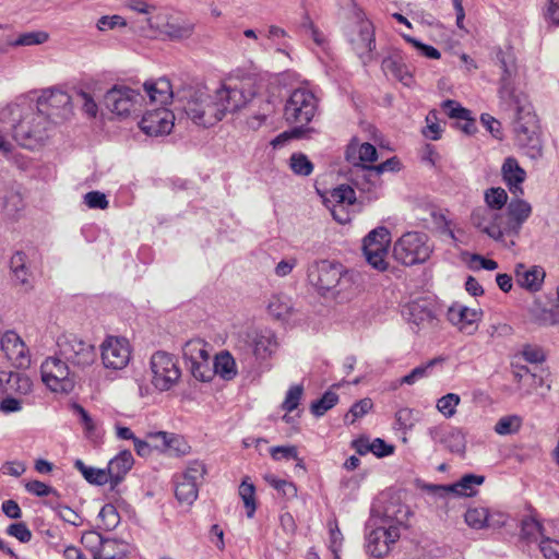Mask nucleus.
Returning <instances> with one entry per match:
<instances>
[{
    "label": "nucleus",
    "mask_w": 559,
    "mask_h": 559,
    "mask_svg": "<svg viewBox=\"0 0 559 559\" xmlns=\"http://www.w3.org/2000/svg\"><path fill=\"white\" fill-rule=\"evenodd\" d=\"M251 86V80L234 85L224 84L214 95L183 88L177 91L178 108H181L195 124L209 128L221 121L226 112L237 111L251 102L255 95Z\"/></svg>",
    "instance_id": "nucleus-1"
},
{
    "label": "nucleus",
    "mask_w": 559,
    "mask_h": 559,
    "mask_svg": "<svg viewBox=\"0 0 559 559\" xmlns=\"http://www.w3.org/2000/svg\"><path fill=\"white\" fill-rule=\"evenodd\" d=\"M1 121H17L12 126L15 142L27 150L44 146L50 138L52 126L48 117L35 107L12 104L0 111Z\"/></svg>",
    "instance_id": "nucleus-2"
},
{
    "label": "nucleus",
    "mask_w": 559,
    "mask_h": 559,
    "mask_svg": "<svg viewBox=\"0 0 559 559\" xmlns=\"http://www.w3.org/2000/svg\"><path fill=\"white\" fill-rule=\"evenodd\" d=\"M357 274L342 263L317 259L308 264L307 280L321 296L336 297L350 293L356 284Z\"/></svg>",
    "instance_id": "nucleus-3"
},
{
    "label": "nucleus",
    "mask_w": 559,
    "mask_h": 559,
    "mask_svg": "<svg viewBox=\"0 0 559 559\" xmlns=\"http://www.w3.org/2000/svg\"><path fill=\"white\" fill-rule=\"evenodd\" d=\"M514 117L515 142L520 148L532 159H538L543 156V142L540 139L538 119L534 112L533 105L528 98H522V102L503 107Z\"/></svg>",
    "instance_id": "nucleus-4"
},
{
    "label": "nucleus",
    "mask_w": 559,
    "mask_h": 559,
    "mask_svg": "<svg viewBox=\"0 0 559 559\" xmlns=\"http://www.w3.org/2000/svg\"><path fill=\"white\" fill-rule=\"evenodd\" d=\"M495 64L500 69L498 81L500 106L503 108L522 100V98H528L527 94L519 87L520 67L512 48H498L495 51Z\"/></svg>",
    "instance_id": "nucleus-5"
},
{
    "label": "nucleus",
    "mask_w": 559,
    "mask_h": 559,
    "mask_svg": "<svg viewBox=\"0 0 559 559\" xmlns=\"http://www.w3.org/2000/svg\"><path fill=\"white\" fill-rule=\"evenodd\" d=\"M319 100L314 93L307 87H297L292 91L284 106V118L294 126L293 134L302 136L308 126L318 112ZM307 131H309L307 129Z\"/></svg>",
    "instance_id": "nucleus-6"
},
{
    "label": "nucleus",
    "mask_w": 559,
    "mask_h": 559,
    "mask_svg": "<svg viewBox=\"0 0 559 559\" xmlns=\"http://www.w3.org/2000/svg\"><path fill=\"white\" fill-rule=\"evenodd\" d=\"M407 513V510L399 509L396 513H393L389 508L385 509V516L392 519L393 522L386 527L379 526L368 533L367 550L371 556L381 558L389 554L391 545L395 544L401 536L400 526L404 523Z\"/></svg>",
    "instance_id": "nucleus-7"
},
{
    "label": "nucleus",
    "mask_w": 559,
    "mask_h": 559,
    "mask_svg": "<svg viewBox=\"0 0 559 559\" xmlns=\"http://www.w3.org/2000/svg\"><path fill=\"white\" fill-rule=\"evenodd\" d=\"M35 108L49 118L52 127L73 115L72 97L57 86L41 90L36 98Z\"/></svg>",
    "instance_id": "nucleus-8"
},
{
    "label": "nucleus",
    "mask_w": 559,
    "mask_h": 559,
    "mask_svg": "<svg viewBox=\"0 0 559 559\" xmlns=\"http://www.w3.org/2000/svg\"><path fill=\"white\" fill-rule=\"evenodd\" d=\"M58 355L73 369L92 366L97 357L94 345L72 333H64L57 340Z\"/></svg>",
    "instance_id": "nucleus-9"
},
{
    "label": "nucleus",
    "mask_w": 559,
    "mask_h": 559,
    "mask_svg": "<svg viewBox=\"0 0 559 559\" xmlns=\"http://www.w3.org/2000/svg\"><path fill=\"white\" fill-rule=\"evenodd\" d=\"M40 373L43 382L52 392L69 393L74 389L75 371L58 354L43 361Z\"/></svg>",
    "instance_id": "nucleus-10"
},
{
    "label": "nucleus",
    "mask_w": 559,
    "mask_h": 559,
    "mask_svg": "<svg viewBox=\"0 0 559 559\" xmlns=\"http://www.w3.org/2000/svg\"><path fill=\"white\" fill-rule=\"evenodd\" d=\"M431 248L427 242V235L418 231L404 234L394 245V258L404 265L424 263L430 257Z\"/></svg>",
    "instance_id": "nucleus-11"
},
{
    "label": "nucleus",
    "mask_w": 559,
    "mask_h": 559,
    "mask_svg": "<svg viewBox=\"0 0 559 559\" xmlns=\"http://www.w3.org/2000/svg\"><path fill=\"white\" fill-rule=\"evenodd\" d=\"M144 96L128 86L115 85L104 96L106 108L118 117H128L142 111Z\"/></svg>",
    "instance_id": "nucleus-12"
},
{
    "label": "nucleus",
    "mask_w": 559,
    "mask_h": 559,
    "mask_svg": "<svg viewBox=\"0 0 559 559\" xmlns=\"http://www.w3.org/2000/svg\"><path fill=\"white\" fill-rule=\"evenodd\" d=\"M150 366L152 371L151 382L160 392L174 388L181 377L177 359L166 352L159 350L154 353L151 357Z\"/></svg>",
    "instance_id": "nucleus-13"
},
{
    "label": "nucleus",
    "mask_w": 559,
    "mask_h": 559,
    "mask_svg": "<svg viewBox=\"0 0 559 559\" xmlns=\"http://www.w3.org/2000/svg\"><path fill=\"white\" fill-rule=\"evenodd\" d=\"M206 473L203 462L191 461L185 472L174 476L175 496L179 503L191 506L198 498L199 484Z\"/></svg>",
    "instance_id": "nucleus-14"
},
{
    "label": "nucleus",
    "mask_w": 559,
    "mask_h": 559,
    "mask_svg": "<svg viewBox=\"0 0 559 559\" xmlns=\"http://www.w3.org/2000/svg\"><path fill=\"white\" fill-rule=\"evenodd\" d=\"M471 224L490 239L502 243L506 248H512L516 243L513 239H504L502 212L500 211L488 206H476L471 213Z\"/></svg>",
    "instance_id": "nucleus-15"
},
{
    "label": "nucleus",
    "mask_w": 559,
    "mask_h": 559,
    "mask_svg": "<svg viewBox=\"0 0 559 559\" xmlns=\"http://www.w3.org/2000/svg\"><path fill=\"white\" fill-rule=\"evenodd\" d=\"M390 242V231L382 226L371 230L364 239L362 250L366 260L380 272L388 269L386 255Z\"/></svg>",
    "instance_id": "nucleus-16"
},
{
    "label": "nucleus",
    "mask_w": 559,
    "mask_h": 559,
    "mask_svg": "<svg viewBox=\"0 0 559 559\" xmlns=\"http://www.w3.org/2000/svg\"><path fill=\"white\" fill-rule=\"evenodd\" d=\"M515 195L514 199L507 204L506 211L502 212L504 239L510 240L519 237L524 223L532 215V205Z\"/></svg>",
    "instance_id": "nucleus-17"
},
{
    "label": "nucleus",
    "mask_w": 559,
    "mask_h": 559,
    "mask_svg": "<svg viewBox=\"0 0 559 559\" xmlns=\"http://www.w3.org/2000/svg\"><path fill=\"white\" fill-rule=\"evenodd\" d=\"M401 162L397 157H391L376 166L361 167V175L353 178L354 186L360 191L371 194L370 198H378L377 190L380 187V176L385 171H399Z\"/></svg>",
    "instance_id": "nucleus-18"
},
{
    "label": "nucleus",
    "mask_w": 559,
    "mask_h": 559,
    "mask_svg": "<svg viewBox=\"0 0 559 559\" xmlns=\"http://www.w3.org/2000/svg\"><path fill=\"white\" fill-rule=\"evenodd\" d=\"M100 348L103 365L107 369L121 370L130 361V344L124 337L108 336Z\"/></svg>",
    "instance_id": "nucleus-19"
},
{
    "label": "nucleus",
    "mask_w": 559,
    "mask_h": 559,
    "mask_svg": "<svg viewBox=\"0 0 559 559\" xmlns=\"http://www.w3.org/2000/svg\"><path fill=\"white\" fill-rule=\"evenodd\" d=\"M175 115L165 107L146 111L140 121L141 130L151 136L170 133L174 128Z\"/></svg>",
    "instance_id": "nucleus-20"
},
{
    "label": "nucleus",
    "mask_w": 559,
    "mask_h": 559,
    "mask_svg": "<svg viewBox=\"0 0 559 559\" xmlns=\"http://www.w3.org/2000/svg\"><path fill=\"white\" fill-rule=\"evenodd\" d=\"M349 41L353 46V49L365 64L372 60V51L376 48V39L374 29L371 22L360 19Z\"/></svg>",
    "instance_id": "nucleus-21"
},
{
    "label": "nucleus",
    "mask_w": 559,
    "mask_h": 559,
    "mask_svg": "<svg viewBox=\"0 0 559 559\" xmlns=\"http://www.w3.org/2000/svg\"><path fill=\"white\" fill-rule=\"evenodd\" d=\"M402 314L418 330L435 328L438 321L433 306L427 300H416L405 305Z\"/></svg>",
    "instance_id": "nucleus-22"
},
{
    "label": "nucleus",
    "mask_w": 559,
    "mask_h": 559,
    "mask_svg": "<svg viewBox=\"0 0 559 559\" xmlns=\"http://www.w3.org/2000/svg\"><path fill=\"white\" fill-rule=\"evenodd\" d=\"M1 349L5 357L17 367H27L29 364L28 350L23 340L13 331L5 332L1 340Z\"/></svg>",
    "instance_id": "nucleus-23"
},
{
    "label": "nucleus",
    "mask_w": 559,
    "mask_h": 559,
    "mask_svg": "<svg viewBox=\"0 0 559 559\" xmlns=\"http://www.w3.org/2000/svg\"><path fill=\"white\" fill-rule=\"evenodd\" d=\"M447 317L460 331L472 334L476 329V322L480 320L481 312L461 304H454L448 309Z\"/></svg>",
    "instance_id": "nucleus-24"
},
{
    "label": "nucleus",
    "mask_w": 559,
    "mask_h": 559,
    "mask_svg": "<svg viewBox=\"0 0 559 559\" xmlns=\"http://www.w3.org/2000/svg\"><path fill=\"white\" fill-rule=\"evenodd\" d=\"M381 67L385 75L392 76L403 85L411 86L413 84V75L405 63L402 51H392L389 56L383 58Z\"/></svg>",
    "instance_id": "nucleus-25"
},
{
    "label": "nucleus",
    "mask_w": 559,
    "mask_h": 559,
    "mask_svg": "<svg viewBox=\"0 0 559 559\" xmlns=\"http://www.w3.org/2000/svg\"><path fill=\"white\" fill-rule=\"evenodd\" d=\"M514 274L516 284L531 293H537L542 289L546 276L542 266L526 267L523 263L515 265Z\"/></svg>",
    "instance_id": "nucleus-26"
},
{
    "label": "nucleus",
    "mask_w": 559,
    "mask_h": 559,
    "mask_svg": "<svg viewBox=\"0 0 559 559\" xmlns=\"http://www.w3.org/2000/svg\"><path fill=\"white\" fill-rule=\"evenodd\" d=\"M148 437L157 442L155 448H160L162 451L167 452L169 455L183 456L191 449L185 438L179 435L157 431Z\"/></svg>",
    "instance_id": "nucleus-27"
},
{
    "label": "nucleus",
    "mask_w": 559,
    "mask_h": 559,
    "mask_svg": "<svg viewBox=\"0 0 559 559\" xmlns=\"http://www.w3.org/2000/svg\"><path fill=\"white\" fill-rule=\"evenodd\" d=\"M501 174L512 194L522 195L524 193L522 183L526 179V171L520 166L516 158L507 157L502 164Z\"/></svg>",
    "instance_id": "nucleus-28"
},
{
    "label": "nucleus",
    "mask_w": 559,
    "mask_h": 559,
    "mask_svg": "<svg viewBox=\"0 0 559 559\" xmlns=\"http://www.w3.org/2000/svg\"><path fill=\"white\" fill-rule=\"evenodd\" d=\"M346 159L357 167L355 178L357 175H361V167L364 163H373L378 159V151L374 145L365 142L359 144L356 141H352L346 150Z\"/></svg>",
    "instance_id": "nucleus-29"
},
{
    "label": "nucleus",
    "mask_w": 559,
    "mask_h": 559,
    "mask_svg": "<svg viewBox=\"0 0 559 559\" xmlns=\"http://www.w3.org/2000/svg\"><path fill=\"white\" fill-rule=\"evenodd\" d=\"M144 92L150 99L151 104H156L164 107L170 99L177 100V92L173 91L171 83L166 78H159L156 81L145 82Z\"/></svg>",
    "instance_id": "nucleus-30"
},
{
    "label": "nucleus",
    "mask_w": 559,
    "mask_h": 559,
    "mask_svg": "<svg viewBox=\"0 0 559 559\" xmlns=\"http://www.w3.org/2000/svg\"><path fill=\"white\" fill-rule=\"evenodd\" d=\"M134 460L129 450H122L112 457L106 468L110 484L112 486L118 485L131 469Z\"/></svg>",
    "instance_id": "nucleus-31"
},
{
    "label": "nucleus",
    "mask_w": 559,
    "mask_h": 559,
    "mask_svg": "<svg viewBox=\"0 0 559 559\" xmlns=\"http://www.w3.org/2000/svg\"><path fill=\"white\" fill-rule=\"evenodd\" d=\"M253 353L257 358L271 357L278 348L275 333L270 329L259 330L252 336Z\"/></svg>",
    "instance_id": "nucleus-32"
},
{
    "label": "nucleus",
    "mask_w": 559,
    "mask_h": 559,
    "mask_svg": "<svg viewBox=\"0 0 559 559\" xmlns=\"http://www.w3.org/2000/svg\"><path fill=\"white\" fill-rule=\"evenodd\" d=\"M0 377L3 378V388L0 391L2 393L27 395L32 392L33 384L26 374L20 372H1Z\"/></svg>",
    "instance_id": "nucleus-33"
},
{
    "label": "nucleus",
    "mask_w": 559,
    "mask_h": 559,
    "mask_svg": "<svg viewBox=\"0 0 559 559\" xmlns=\"http://www.w3.org/2000/svg\"><path fill=\"white\" fill-rule=\"evenodd\" d=\"M10 267L13 273L15 284H20L25 290L31 288L32 274L27 266V258L25 253L17 251L10 260Z\"/></svg>",
    "instance_id": "nucleus-34"
},
{
    "label": "nucleus",
    "mask_w": 559,
    "mask_h": 559,
    "mask_svg": "<svg viewBox=\"0 0 559 559\" xmlns=\"http://www.w3.org/2000/svg\"><path fill=\"white\" fill-rule=\"evenodd\" d=\"M485 477L480 475H464L457 483L450 486H440L439 489L453 492L456 496L471 497L475 493V487L484 483Z\"/></svg>",
    "instance_id": "nucleus-35"
},
{
    "label": "nucleus",
    "mask_w": 559,
    "mask_h": 559,
    "mask_svg": "<svg viewBox=\"0 0 559 559\" xmlns=\"http://www.w3.org/2000/svg\"><path fill=\"white\" fill-rule=\"evenodd\" d=\"M269 313L277 320H287L294 311L292 299L284 295H274L267 305Z\"/></svg>",
    "instance_id": "nucleus-36"
},
{
    "label": "nucleus",
    "mask_w": 559,
    "mask_h": 559,
    "mask_svg": "<svg viewBox=\"0 0 559 559\" xmlns=\"http://www.w3.org/2000/svg\"><path fill=\"white\" fill-rule=\"evenodd\" d=\"M213 369L214 373L221 376L225 380H231L237 374L235 359L228 352H222L216 355Z\"/></svg>",
    "instance_id": "nucleus-37"
},
{
    "label": "nucleus",
    "mask_w": 559,
    "mask_h": 559,
    "mask_svg": "<svg viewBox=\"0 0 559 559\" xmlns=\"http://www.w3.org/2000/svg\"><path fill=\"white\" fill-rule=\"evenodd\" d=\"M182 357L187 365L203 358H210V354L206 350V344L200 340H190L182 346Z\"/></svg>",
    "instance_id": "nucleus-38"
},
{
    "label": "nucleus",
    "mask_w": 559,
    "mask_h": 559,
    "mask_svg": "<svg viewBox=\"0 0 559 559\" xmlns=\"http://www.w3.org/2000/svg\"><path fill=\"white\" fill-rule=\"evenodd\" d=\"M74 467L83 475L85 480L92 485L102 486L109 481L106 468L87 466L80 459L74 461Z\"/></svg>",
    "instance_id": "nucleus-39"
},
{
    "label": "nucleus",
    "mask_w": 559,
    "mask_h": 559,
    "mask_svg": "<svg viewBox=\"0 0 559 559\" xmlns=\"http://www.w3.org/2000/svg\"><path fill=\"white\" fill-rule=\"evenodd\" d=\"M49 39V34L45 31H33L20 34L14 39L8 40V45L12 47L36 46L45 44Z\"/></svg>",
    "instance_id": "nucleus-40"
},
{
    "label": "nucleus",
    "mask_w": 559,
    "mask_h": 559,
    "mask_svg": "<svg viewBox=\"0 0 559 559\" xmlns=\"http://www.w3.org/2000/svg\"><path fill=\"white\" fill-rule=\"evenodd\" d=\"M239 496L241 497L246 513L249 519L253 518L257 504H255V488L252 483L245 478L239 486Z\"/></svg>",
    "instance_id": "nucleus-41"
},
{
    "label": "nucleus",
    "mask_w": 559,
    "mask_h": 559,
    "mask_svg": "<svg viewBox=\"0 0 559 559\" xmlns=\"http://www.w3.org/2000/svg\"><path fill=\"white\" fill-rule=\"evenodd\" d=\"M485 205L496 211L503 212V207L507 206L508 194L502 188H489L485 191L484 194Z\"/></svg>",
    "instance_id": "nucleus-42"
},
{
    "label": "nucleus",
    "mask_w": 559,
    "mask_h": 559,
    "mask_svg": "<svg viewBox=\"0 0 559 559\" xmlns=\"http://www.w3.org/2000/svg\"><path fill=\"white\" fill-rule=\"evenodd\" d=\"M289 167L297 176L307 177L313 171V164L304 153H294L289 157Z\"/></svg>",
    "instance_id": "nucleus-43"
},
{
    "label": "nucleus",
    "mask_w": 559,
    "mask_h": 559,
    "mask_svg": "<svg viewBox=\"0 0 559 559\" xmlns=\"http://www.w3.org/2000/svg\"><path fill=\"white\" fill-rule=\"evenodd\" d=\"M338 402V395L333 391H326L319 400L313 401L310 411L313 416L321 417Z\"/></svg>",
    "instance_id": "nucleus-44"
},
{
    "label": "nucleus",
    "mask_w": 559,
    "mask_h": 559,
    "mask_svg": "<svg viewBox=\"0 0 559 559\" xmlns=\"http://www.w3.org/2000/svg\"><path fill=\"white\" fill-rule=\"evenodd\" d=\"M522 419L518 415H508L501 417L495 425V432L500 436H508L518 432L521 428Z\"/></svg>",
    "instance_id": "nucleus-45"
},
{
    "label": "nucleus",
    "mask_w": 559,
    "mask_h": 559,
    "mask_svg": "<svg viewBox=\"0 0 559 559\" xmlns=\"http://www.w3.org/2000/svg\"><path fill=\"white\" fill-rule=\"evenodd\" d=\"M460 402V395L448 393L437 401L436 407L445 418H451L455 415Z\"/></svg>",
    "instance_id": "nucleus-46"
},
{
    "label": "nucleus",
    "mask_w": 559,
    "mask_h": 559,
    "mask_svg": "<svg viewBox=\"0 0 559 559\" xmlns=\"http://www.w3.org/2000/svg\"><path fill=\"white\" fill-rule=\"evenodd\" d=\"M486 520H488V509L484 507L469 508L465 512L466 524L475 530L486 527Z\"/></svg>",
    "instance_id": "nucleus-47"
},
{
    "label": "nucleus",
    "mask_w": 559,
    "mask_h": 559,
    "mask_svg": "<svg viewBox=\"0 0 559 559\" xmlns=\"http://www.w3.org/2000/svg\"><path fill=\"white\" fill-rule=\"evenodd\" d=\"M265 481L276 489L280 493L287 498H294L297 495L296 486L285 479L277 478L275 475L269 474L264 476Z\"/></svg>",
    "instance_id": "nucleus-48"
},
{
    "label": "nucleus",
    "mask_w": 559,
    "mask_h": 559,
    "mask_svg": "<svg viewBox=\"0 0 559 559\" xmlns=\"http://www.w3.org/2000/svg\"><path fill=\"white\" fill-rule=\"evenodd\" d=\"M452 453H463L465 450V438L459 429H450L444 435L443 443Z\"/></svg>",
    "instance_id": "nucleus-49"
},
{
    "label": "nucleus",
    "mask_w": 559,
    "mask_h": 559,
    "mask_svg": "<svg viewBox=\"0 0 559 559\" xmlns=\"http://www.w3.org/2000/svg\"><path fill=\"white\" fill-rule=\"evenodd\" d=\"M521 536L527 542L537 540L538 536H543V526L534 518H525L521 523Z\"/></svg>",
    "instance_id": "nucleus-50"
},
{
    "label": "nucleus",
    "mask_w": 559,
    "mask_h": 559,
    "mask_svg": "<svg viewBox=\"0 0 559 559\" xmlns=\"http://www.w3.org/2000/svg\"><path fill=\"white\" fill-rule=\"evenodd\" d=\"M99 518L106 531L115 530L120 523V515L116 507L111 503H107L100 509Z\"/></svg>",
    "instance_id": "nucleus-51"
},
{
    "label": "nucleus",
    "mask_w": 559,
    "mask_h": 559,
    "mask_svg": "<svg viewBox=\"0 0 559 559\" xmlns=\"http://www.w3.org/2000/svg\"><path fill=\"white\" fill-rule=\"evenodd\" d=\"M210 358H203L189 365L190 372L197 380L206 382L213 377L214 369L210 367Z\"/></svg>",
    "instance_id": "nucleus-52"
},
{
    "label": "nucleus",
    "mask_w": 559,
    "mask_h": 559,
    "mask_svg": "<svg viewBox=\"0 0 559 559\" xmlns=\"http://www.w3.org/2000/svg\"><path fill=\"white\" fill-rule=\"evenodd\" d=\"M441 360L442 359L435 358L425 365H420V366L414 368L408 374L401 378L400 383L408 384V385L414 384L416 381L427 377L429 369Z\"/></svg>",
    "instance_id": "nucleus-53"
},
{
    "label": "nucleus",
    "mask_w": 559,
    "mask_h": 559,
    "mask_svg": "<svg viewBox=\"0 0 559 559\" xmlns=\"http://www.w3.org/2000/svg\"><path fill=\"white\" fill-rule=\"evenodd\" d=\"M331 200L337 204H354L356 200L355 190L348 185H341L331 191Z\"/></svg>",
    "instance_id": "nucleus-54"
},
{
    "label": "nucleus",
    "mask_w": 559,
    "mask_h": 559,
    "mask_svg": "<svg viewBox=\"0 0 559 559\" xmlns=\"http://www.w3.org/2000/svg\"><path fill=\"white\" fill-rule=\"evenodd\" d=\"M304 393V388L300 384L292 385L285 396V400L282 403V408L287 413L295 411L301 400Z\"/></svg>",
    "instance_id": "nucleus-55"
},
{
    "label": "nucleus",
    "mask_w": 559,
    "mask_h": 559,
    "mask_svg": "<svg viewBox=\"0 0 559 559\" xmlns=\"http://www.w3.org/2000/svg\"><path fill=\"white\" fill-rule=\"evenodd\" d=\"M74 414L79 416L80 424L83 426L87 437H93L96 432V423L83 406L74 403L72 405Z\"/></svg>",
    "instance_id": "nucleus-56"
},
{
    "label": "nucleus",
    "mask_w": 559,
    "mask_h": 559,
    "mask_svg": "<svg viewBox=\"0 0 559 559\" xmlns=\"http://www.w3.org/2000/svg\"><path fill=\"white\" fill-rule=\"evenodd\" d=\"M373 406L371 399H362L356 403H354L349 409V412L345 416V420L353 424L357 418L366 415Z\"/></svg>",
    "instance_id": "nucleus-57"
},
{
    "label": "nucleus",
    "mask_w": 559,
    "mask_h": 559,
    "mask_svg": "<svg viewBox=\"0 0 559 559\" xmlns=\"http://www.w3.org/2000/svg\"><path fill=\"white\" fill-rule=\"evenodd\" d=\"M271 456L276 460H297V466H301V460L298 457V451L295 445H278L270 450Z\"/></svg>",
    "instance_id": "nucleus-58"
},
{
    "label": "nucleus",
    "mask_w": 559,
    "mask_h": 559,
    "mask_svg": "<svg viewBox=\"0 0 559 559\" xmlns=\"http://www.w3.org/2000/svg\"><path fill=\"white\" fill-rule=\"evenodd\" d=\"M7 534L15 537L21 543L32 539V532L24 522L12 523L7 527Z\"/></svg>",
    "instance_id": "nucleus-59"
},
{
    "label": "nucleus",
    "mask_w": 559,
    "mask_h": 559,
    "mask_svg": "<svg viewBox=\"0 0 559 559\" xmlns=\"http://www.w3.org/2000/svg\"><path fill=\"white\" fill-rule=\"evenodd\" d=\"M83 540L87 542V543H91V544H94V545H98L102 547V552H107V548L110 547L111 545H116L118 544V542L116 539H111V538H106L104 537L102 534L95 532V531H91V532H87L83 535L82 537Z\"/></svg>",
    "instance_id": "nucleus-60"
},
{
    "label": "nucleus",
    "mask_w": 559,
    "mask_h": 559,
    "mask_svg": "<svg viewBox=\"0 0 559 559\" xmlns=\"http://www.w3.org/2000/svg\"><path fill=\"white\" fill-rule=\"evenodd\" d=\"M442 109L450 118L456 120H461L462 118H465L471 114L468 109L462 107L457 102L452 99L444 100L442 103Z\"/></svg>",
    "instance_id": "nucleus-61"
},
{
    "label": "nucleus",
    "mask_w": 559,
    "mask_h": 559,
    "mask_svg": "<svg viewBox=\"0 0 559 559\" xmlns=\"http://www.w3.org/2000/svg\"><path fill=\"white\" fill-rule=\"evenodd\" d=\"M427 126L423 130V134L430 140H439L441 138V128L437 122V115L435 111H430L426 117Z\"/></svg>",
    "instance_id": "nucleus-62"
},
{
    "label": "nucleus",
    "mask_w": 559,
    "mask_h": 559,
    "mask_svg": "<svg viewBox=\"0 0 559 559\" xmlns=\"http://www.w3.org/2000/svg\"><path fill=\"white\" fill-rule=\"evenodd\" d=\"M539 549L545 559H559V542L549 537H543Z\"/></svg>",
    "instance_id": "nucleus-63"
},
{
    "label": "nucleus",
    "mask_w": 559,
    "mask_h": 559,
    "mask_svg": "<svg viewBox=\"0 0 559 559\" xmlns=\"http://www.w3.org/2000/svg\"><path fill=\"white\" fill-rule=\"evenodd\" d=\"M84 202L90 209L105 210L109 202L106 195L99 191H90L84 195Z\"/></svg>",
    "instance_id": "nucleus-64"
}]
</instances>
